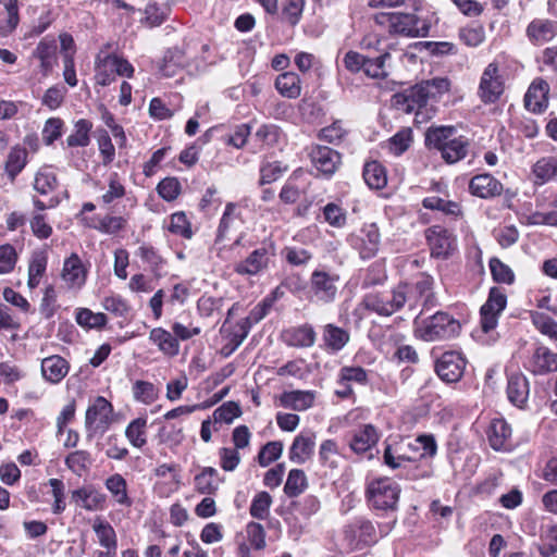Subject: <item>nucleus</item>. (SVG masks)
<instances>
[{"instance_id": "f257e3e1", "label": "nucleus", "mask_w": 557, "mask_h": 557, "mask_svg": "<svg viewBox=\"0 0 557 557\" xmlns=\"http://www.w3.org/2000/svg\"><path fill=\"white\" fill-rule=\"evenodd\" d=\"M396 288L404 298L403 307L407 305L411 311L421 308L419 314L435 305L433 278L425 273H419L412 280L399 283Z\"/></svg>"}, {"instance_id": "f03ea898", "label": "nucleus", "mask_w": 557, "mask_h": 557, "mask_svg": "<svg viewBox=\"0 0 557 557\" xmlns=\"http://www.w3.org/2000/svg\"><path fill=\"white\" fill-rule=\"evenodd\" d=\"M506 294L497 287L491 288L488 298L480 310L482 335L478 338L481 343L490 345L497 341V335L494 333V330L498 324V318L506 308Z\"/></svg>"}, {"instance_id": "7ed1b4c3", "label": "nucleus", "mask_w": 557, "mask_h": 557, "mask_svg": "<svg viewBox=\"0 0 557 557\" xmlns=\"http://www.w3.org/2000/svg\"><path fill=\"white\" fill-rule=\"evenodd\" d=\"M400 486L389 478L372 480L367 485V499L375 510L394 511L397 508Z\"/></svg>"}, {"instance_id": "20e7f679", "label": "nucleus", "mask_w": 557, "mask_h": 557, "mask_svg": "<svg viewBox=\"0 0 557 557\" xmlns=\"http://www.w3.org/2000/svg\"><path fill=\"white\" fill-rule=\"evenodd\" d=\"M392 104L404 113H414L417 123H423L430 119L424 89L419 83L393 95Z\"/></svg>"}, {"instance_id": "39448f33", "label": "nucleus", "mask_w": 557, "mask_h": 557, "mask_svg": "<svg viewBox=\"0 0 557 557\" xmlns=\"http://www.w3.org/2000/svg\"><path fill=\"white\" fill-rule=\"evenodd\" d=\"M385 20L389 33L405 37H425L429 34L430 25L425 20L413 13L393 12L377 16V20Z\"/></svg>"}, {"instance_id": "423d86ee", "label": "nucleus", "mask_w": 557, "mask_h": 557, "mask_svg": "<svg viewBox=\"0 0 557 557\" xmlns=\"http://www.w3.org/2000/svg\"><path fill=\"white\" fill-rule=\"evenodd\" d=\"M339 275L326 269L317 268L309 278V290L315 301L321 304H331L335 300L338 292Z\"/></svg>"}, {"instance_id": "0eeeda50", "label": "nucleus", "mask_w": 557, "mask_h": 557, "mask_svg": "<svg viewBox=\"0 0 557 557\" xmlns=\"http://www.w3.org/2000/svg\"><path fill=\"white\" fill-rule=\"evenodd\" d=\"M276 255V246L272 240L263 242L244 260L235 264L234 271L239 275L255 276L265 271Z\"/></svg>"}, {"instance_id": "6e6552de", "label": "nucleus", "mask_w": 557, "mask_h": 557, "mask_svg": "<svg viewBox=\"0 0 557 557\" xmlns=\"http://www.w3.org/2000/svg\"><path fill=\"white\" fill-rule=\"evenodd\" d=\"M113 406L102 396H98L88 406L85 414V428L90 440L95 434H103L112 423Z\"/></svg>"}, {"instance_id": "1a4fd4ad", "label": "nucleus", "mask_w": 557, "mask_h": 557, "mask_svg": "<svg viewBox=\"0 0 557 557\" xmlns=\"http://www.w3.org/2000/svg\"><path fill=\"white\" fill-rule=\"evenodd\" d=\"M418 319L419 315L414 320L417 325L416 333L425 342L443 339L449 336L451 332L453 317L446 312L438 311L421 322Z\"/></svg>"}, {"instance_id": "9d476101", "label": "nucleus", "mask_w": 557, "mask_h": 557, "mask_svg": "<svg viewBox=\"0 0 557 557\" xmlns=\"http://www.w3.org/2000/svg\"><path fill=\"white\" fill-rule=\"evenodd\" d=\"M404 298L396 286L388 293H370L363 297L367 310L379 315L389 317L403 308Z\"/></svg>"}, {"instance_id": "9b49d317", "label": "nucleus", "mask_w": 557, "mask_h": 557, "mask_svg": "<svg viewBox=\"0 0 557 557\" xmlns=\"http://www.w3.org/2000/svg\"><path fill=\"white\" fill-rule=\"evenodd\" d=\"M347 242L359 251L362 259H370L375 256L380 247L379 227L375 223L366 224L359 234H350Z\"/></svg>"}, {"instance_id": "f8f14e48", "label": "nucleus", "mask_w": 557, "mask_h": 557, "mask_svg": "<svg viewBox=\"0 0 557 557\" xmlns=\"http://www.w3.org/2000/svg\"><path fill=\"white\" fill-rule=\"evenodd\" d=\"M504 92V82L499 74L496 63H490L483 71L480 85L479 97L484 103H495Z\"/></svg>"}, {"instance_id": "ddd939ff", "label": "nucleus", "mask_w": 557, "mask_h": 557, "mask_svg": "<svg viewBox=\"0 0 557 557\" xmlns=\"http://www.w3.org/2000/svg\"><path fill=\"white\" fill-rule=\"evenodd\" d=\"M425 145L429 149L440 152L446 163H453V126L429 127L425 133Z\"/></svg>"}, {"instance_id": "4468645a", "label": "nucleus", "mask_w": 557, "mask_h": 557, "mask_svg": "<svg viewBox=\"0 0 557 557\" xmlns=\"http://www.w3.org/2000/svg\"><path fill=\"white\" fill-rule=\"evenodd\" d=\"M310 160L322 175L332 176L341 164V154L326 146H314L310 150Z\"/></svg>"}, {"instance_id": "2eb2a0df", "label": "nucleus", "mask_w": 557, "mask_h": 557, "mask_svg": "<svg viewBox=\"0 0 557 557\" xmlns=\"http://www.w3.org/2000/svg\"><path fill=\"white\" fill-rule=\"evenodd\" d=\"M345 536L351 546L369 545L377 541L375 528L364 518L354 519L345 529Z\"/></svg>"}, {"instance_id": "dca6fc26", "label": "nucleus", "mask_w": 557, "mask_h": 557, "mask_svg": "<svg viewBox=\"0 0 557 557\" xmlns=\"http://www.w3.org/2000/svg\"><path fill=\"white\" fill-rule=\"evenodd\" d=\"M548 83L537 77L529 86L524 96V107L533 113H542L548 107Z\"/></svg>"}, {"instance_id": "f3484780", "label": "nucleus", "mask_w": 557, "mask_h": 557, "mask_svg": "<svg viewBox=\"0 0 557 557\" xmlns=\"http://www.w3.org/2000/svg\"><path fill=\"white\" fill-rule=\"evenodd\" d=\"M61 277L71 289H79L86 283L87 271L76 253L64 260Z\"/></svg>"}, {"instance_id": "a211bd4d", "label": "nucleus", "mask_w": 557, "mask_h": 557, "mask_svg": "<svg viewBox=\"0 0 557 557\" xmlns=\"http://www.w3.org/2000/svg\"><path fill=\"white\" fill-rule=\"evenodd\" d=\"M525 35L532 45H544L557 35V22L547 18H535L528 25Z\"/></svg>"}, {"instance_id": "6ab92c4d", "label": "nucleus", "mask_w": 557, "mask_h": 557, "mask_svg": "<svg viewBox=\"0 0 557 557\" xmlns=\"http://www.w3.org/2000/svg\"><path fill=\"white\" fill-rule=\"evenodd\" d=\"M487 440L494 450H509L511 444V428L503 418H495L487 429Z\"/></svg>"}, {"instance_id": "aec40b11", "label": "nucleus", "mask_w": 557, "mask_h": 557, "mask_svg": "<svg viewBox=\"0 0 557 557\" xmlns=\"http://www.w3.org/2000/svg\"><path fill=\"white\" fill-rule=\"evenodd\" d=\"M528 369L535 375L557 371V352L544 346L537 347L529 361Z\"/></svg>"}, {"instance_id": "412c9836", "label": "nucleus", "mask_w": 557, "mask_h": 557, "mask_svg": "<svg viewBox=\"0 0 557 557\" xmlns=\"http://www.w3.org/2000/svg\"><path fill=\"white\" fill-rule=\"evenodd\" d=\"M428 240L431 247L432 257L445 259L450 255L453 239L450 233L440 225L428 231Z\"/></svg>"}, {"instance_id": "4be33fe9", "label": "nucleus", "mask_w": 557, "mask_h": 557, "mask_svg": "<svg viewBox=\"0 0 557 557\" xmlns=\"http://www.w3.org/2000/svg\"><path fill=\"white\" fill-rule=\"evenodd\" d=\"M41 374L44 379L51 383H60L70 371V363L59 355H52L41 360Z\"/></svg>"}, {"instance_id": "5701e85b", "label": "nucleus", "mask_w": 557, "mask_h": 557, "mask_svg": "<svg viewBox=\"0 0 557 557\" xmlns=\"http://www.w3.org/2000/svg\"><path fill=\"white\" fill-rule=\"evenodd\" d=\"M469 190L473 196L486 199L499 196L503 191V185L490 174H480L470 180Z\"/></svg>"}, {"instance_id": "b1692460", "label": "nucleus", "mask_w": 557, "mask_h": 557, "mask_svg": "<svg viewBox=\"0 0 557 557\" xmlns=\"http://www.w3.org/2000/svg\"><path fill=\"white\" fill-rule=\"evenodd\" d=\"M115 54L101 50L95 60V79L98 85L109 86L115 81L116 75Z\"/></svg>"}, {"instance_id": "393cba45", "label": "nucleus", "mask_w": 557, "mask_h": 557, "mask_svg": "<svg viewBox=\"0 0 557 557\" xmlns=\"http://www.w3.org/2000/svg\"><path fill=\"white\" fill-rule=\"evenodd\" d=\"M315 436L311 432L298 434L289 448V459L296 463H305L313 454Z\"/></svg>"}, {"instance_id": "a878e982", "label": "nucleus", "mask_w": 557, "mask_h": 557, "mask_svg": "<svg viewBox=\"0 0 557 557\" xmlns=\"http://www.w3.org/2000/svg\"><path fill=\"white\" fill-rule=\"evenodd\" d=\"M349 339V332L333 323H327L322 329L324 349L329 352L336 354L341 351L348 344Z\"/></svg>"}, {"instance_id": "bb28decb", "label": "nucleus", "mask_w": 557, "mask_h": 557, "mask_svg": "<svg viewBox=\"0 0 557 557\" xmlns=\"http://www.w3.org/2000/svg\"><path fill=\"white\" fill-rule=\"evenodd\" d=\"M223 479L213 467H202L194 478L195 490L203 495H213L219 491Z\"/></svg>"}, {"instance_id": "cd10ccee", "label": "nucleus", "mask_w": 557, "mask_h": 557, "mask_svg": "<svg viewBox=\"0 0 557 557\" xmlns=\"http://www.w3.org/2000/svg\"><path fill=\"white\" fill-rule=\"evenodd\" d=\"M530 386L522 373H512L508 376L507 396L511 404L522 408L528 401Z\"/></svg>"}, {"instance_id": "c85d7f7f", "label": "nucleus", "mask_w": 557, "mask_h": 557, "mask_svg": "<svg viewBox=\"0 0 557 557\" xmlns=\"http://www.w3.org/2000/svg\"><path fill=\"white\" fill-rule=\"evenodd\" d=\"M379 437L375 426L364 424L354 432L349 446L356 454H363L376 445Z\"/></svg>"}, {"instance_id": "c756f323", "label": "nucleus", "mask_w": 557, "mask_h": 557, "mask_svg": "<svg viewBox=\"0 0 557 557\" xmlns=\"http://www.w3.org/2000/svg\"><path fill=\"white\" fill-rule=\"evenodd\" d=\"M240 223L237 206L234 202H227L218 226L215 244L225 240L232 231L239 227Z\"/></svg>"}, {"instance_id": "7c9ffc66", "label": "nucleus", "mask_w": 557, "mask_h": 557, "mask_svg": "<svg viewBox=\"0 0 557 557\" xmlns=\"http://www.w3.org/2000/svg\"><path fill=\"white\" fill-rule=\"evenodd\" d=\"M149 341L165 356L174 357L180 352L177 338L162 327L152 329L149 333Z\"/></svg>"}, {"instance_id": "2f4dec72", "label": "nucleus", "mask_w": 557, "mask_h": 557, "mask_svg": "<svg viewBox=\"0 0 557 557\" xmlns=\"http://www.w3.org/2000/svg\"><path fill=\"white\" fill-rule=\"evenodd\" d=\"M280 406L293 409L295 411H304L310 408L314 401V393L311 391H290L281 394Z\"/></svg>"}, {"instance_id": "473e14b6", "label": "nucleus", "mask_w": 557, "mask_h": 557, "mask_svg": "<svg viewBox=\"0 0 557 557\" xmlns=\"http://www.w3.org/2000/svg\"><path fill=\"white\" fill-rule=\"evenodd\" d=\"M92 222L94 223H90L89 226L98 232L107 235H116L125 230L128 221L127 218L122 215L107 214L92 218Z\"/></svg>"}, {"instance_id": "72a5a7b5", "label": "nucleus", "mask_w": 557, "mask_h": 557, "mask_svg": "<svg viewBox=\"0 0 557 557\" xmlns=\"http://www.w3.org/2000/svg\"><path fill=\"white\" fill-rule=\"evenodd\" d=\"M73 497L81 506L89 511L101 510L106 505V495L95 488H79L73 492Z\"/></svg>"}, {"instance_id": "f704fd0d", "label": "nucleus", "mask_w": 557, "mask_h": 557, "mask_svg": "<svg viewBox=\"0 0 557 557\" xmlns=\"http://www.w3.org/2000/svg\"><path fill=\"white\" fill-rule=\"evenodd\" d=\"M64 463L75 475L82 476L89 471L94 463V458L89 451L78 449L70 453L65 457Z\"/></svg>"}, {"instance_id": "c9c22d12", "label": "nucleus", "mask_w": 557, "mask_h": 557, "mask_svg": "<svg viewBox=\"0 0 557 557\" xmlns=\"http://www.w3.org/2000/svg\"><path fill=\"white\" fill-rule=\"evenodd\" d=\"M276 90L286 98L296 99L300 96V78L296 73L285 72L275 79Z\"/></svg>"}, {"instance_id": "e433bc0d", "label": "nucleus", "mask_w": 557, "mask_h": 557, "mask_svg": "<svg viewBox=\"0 0 557 557\" xmlns=\"http://www.w3.org/2000/svg\"><path fill=\"white\" fill-rule=\"evenodd\" d=\"M136 256L147 264L152 273L160 275L164 269L166 260L159 253V251L149 244L140 245L136 250Z\"/></svg>"}, {"instance_id": "4c0bfd02", "label": "nucleus", "mask_w": 557, "mask_h": 557, "mask_svg": "<svg viewBox=\"0 0 557 557\" xmlns=\"http://www.w3.org/2000/svg\"><path fill=\"white\" fill-rule=\"evenodd\" d=\"M288 345L294 347H311L315 342V332L309 324L292 329L285 334Z\"/></svg>"}, {"instance_id": "58836bf2", "label": "nucleus", "mask_w": 557, "mask_h": 557, "mask_svg": "<svg viewBox=\"0 0 557 557\" xmlns=\"http://www.w3.org/2000/svg\"><path fill=\"white\" fill-rule=\"evenodd\" d=\"M389 52L385 51L376 57L367 55L364 74L371 78H385L388 75Z\"/></svg>"}, {"instance_id": "ea45409f", "label": "nucleus", "mask_w": 557, "mask_h": 557, "mask_svg": "<svg viewBox=\"0 0 557 557\" xmlns=\"http://www.w3.org/2000/svg\"><path fill=\"white\" fill-rule=\"evenodd\" d=\"M104 485L119 505L131 506L132 502L127 494V483L121 474L110 475L106 480Z\"/></svg>"}, {"instance_id": "a19ab883", "label": "nucleus", "mask_w": 557, "mask_h": 557, "mask_svg": "<svg viewBox=\"0 0 557 557\" xmlns=\"http://www.w3.org/2000/svg\"><path fill=\"white\" fill-rule=\"evenodd\" d=\"M363 178L366 184L372 189H382L387 184L385 169L376 161L366 163Z\"/></svg>"}, {"instance_id": "79ce46f5", "label": "nucleus", "mask_w": 557, "mask_h": 557, "mask_svg": "<svg viewBox=\"0 0 557 557\" xmlns=\"http://www.w3.org/2000/svg\"><path fill=\"white\" fill-rule=\"evenodd\" d=\"M125 436L136 448L147 444V419L144 417L132 420L125 429Z\"/></svg>"}, {"instance_id": "37998d69", "label": "nucleus", "mask_w": 557, "mask_h": 557, "mask_svg": "<svg viewBox=\"0 0 557 557\" xmlns=\"http://www.w3.org/2000/svg\"><path fill=\"white\" fill-rule=\"evenodd\" d=\"M532 172L540 184H545L557 176V157H543L536 161Z\"/></svg>"}, {"instance_id": "c03bdc74", "label": "nucleus", "mask_w": 557, "mask_h": 557, "mask_svg": "<svg viewBox=\"0 0 557 557\" xmlns=\"http://www.w3.org/2000/svg\"><path fill=\"white\" fill-rule=\"evenodd\" d=\"M339 382L352 385L367 386L369 384V371L360 366H345L338 371Z\"/></svg>"}, {"instance_id": "a18cd8bd", "label": "nucleus", "mask_w": 557, "mask_h": 557, "mask_svg": "<svg viewBox=\"0 0 557 557\" xmlns=\"http://www.w3.org/2000/svg\"><path fill=\"white\" fill-rule=\"evenodd\" d=\"M92 530L97 535L100 546L103 548H117L116 533L108 521L97 518L94 521Z\"/></svg>"}, {"instance_id": "49530a36", "label": "nucleus", "mask_w": 557, "mask_h": 557, "mask_svg": "<svg viewBox=\"0 0 557 557\" xmlns=\"http://www.w3.org/2000/svg\"><path fill=\"white\" fill-rule=\"evenodd\" d=\"M75 320L78 325L85 329H102L107 322V315L102 312H92L88 308H81L76 311Z\"/></svg>"}, {"instance_id": "de8ad7c7", "label": "nucleus", "mask_w": 557, "mask_h": 557, "mask_svg": "<svg viewBox=\"0 0 557 557\" xmlns=\"http://www.w3.org/2000/svg\"><path fill=\"white\" fill-rule=\"evenodd\" d=\"M424 89L428 102L430 100H437L442 95L449 91L450 81L447 77H434L419 83Z\"/></svg>"}, {"instance_id": "09e8293b", "label": "nucleus", "mask_w": 557, "mask_h": 557, "mask_svg": "<svg viewBox=\"0 0 557 557\" xmlns=\"http://www.w3.org/2000/svg\"><path fill=\"white\" fill-rule=\"evenodd\" d=\"M92 128L91 122L85 119L78 120L74 125V132L66 138L69 147H86L89 145V133Z\"/></svg>"}, {"instance_id": "8fccbe9b", "label": "nucleus", "mask_w": 557, "mask_h": 557, "mask_svg": "<svg viewBox=\"0 0 557 557\" xmlns=\"http://www.w3.org/2000/svg\"><path fill=\"white\" fill-rule=\"evenodd\" d=\"M168 231L185 239H190L194 236L191 223L183 211L171 214Z\"/></svg>"}, {"instance_id": "3c124183", "label": "nucleus", "mask_w": 557, "mask_h": 557, "mask_svg": "<svg viewBox=\"0 0 557 557\" xmlns=\"http://www.w3.org/2000/svg\"><path fill=\"white\" fill-rule=\"evenodd\" d=\"M412 140V129L410 127H404L388 139L387 148L394 156H400L408 150Z\"/></svg>"}, {"instance_id": "603ef678", "label": "nucleus", "mask_w": 557, "mask_h": 557, "mask_svg": "<svg viewBox=\"0 0 557 557\" xmlns=\"http://www.w3.org/2000/svg\"><path fill=\"white\" fill-rule=\"evenodd\" d=\"M58 187L55 173L48 166L40 169L34 181V188L41 195H49Z\"/></svg>"}, {"instance_id": "864d4df0", "label": "nucleus", "mask_w": 557, "mask_h": 557, "mask_svg": "<svg viewBox=\"0 0 557 557\" xmlns=\"http://www.w3.org/2000/svg\"><path fill=\"white\" fill-rule=\"evenodd\" d=\"M27 151L20 146L13 147L5 161V171L11 178H14L25 166Z\"/></svg>"}, {"instance_id": "5fc2aeb1", "label": "nucleus", "mask_w": 557, "mask_h": 557, "mask_svg": "<svg viewBox=\"0 0 557 557\" xmlns=\"http://www.w3.org/2000/svg\"><path fill=\"white\" fill-rule=\"evenodd\" d=\"M324 221L336 228H342L347 223V212L335 202L326 203L322 209Z\"/></svg>"}, {"instance_id": "6e6d98bb", "label": "nucleus", "mask_w": 557, "mask_h": 557, "mask_svg": "<svg viewBox=\"0 0 557 557\" xmlns=\"http://www.w3.org/2000/svg\"><path fill=\"white\" fill-rule=\"evenodd\" d=\"M307 487V478L302 470L293 469L289 471L284 492L288 497L300 495Z\"/></svg>"}, {"instance_id": "4d7b16f0", "label": "nucleus", "mask_w": 557, "mask_h": 557, "mask_svg": "<svg viewBox=\"0 0 557 557\" xmlns=\"http://www.w3.org/2000/svg\"><path fill=\"white\" fill-rule=\"evenodd\" d=\"M46 268H47L46 256L44 253H35L32 257V260H30L29 267H28L27 284L30 289H34L39 285L40 280L42 277L44 273L46 272Z\"/></svg>"}, {"instance_id": "13d9d810", "label": "nucleus", "mask_w": 557, "mask_h": 557, "mask_svg": "<svg viewBox=\"0 0 557 557\" xmlns=\"http://www.w3.org/2000/svg\"><path fill=\"white\" fill-rule=\"evenodd\" d=\"M319 458L323 466L331 469L337 468L341 456L336 442L333 440L323 441L320 445Z\"/></svg>"}, {"instance_id": "bf43d9fd", "label": "nucleus", "mask_w": 557, "mask_h": 557, "mask_svg": "<svg viewBox=\"0 0 557 557\" xmlns=\"http://www.w3.org/2000/svg\"><path fill=\"white\" fill-rule=\"evenodd\" d=\"M271 504V495L264 491L259 492L251 502L249 512L253 518L264 520L269 517Z\"/></svg>"}, {"instance_id": "052dcab7", "label": "nucleus", "mask_w": 557, "mask_h": 557, "mask_svg": "<svg viewBox=\"0 0 557 557\" xmlns=\"http://www.w3.org/2000/svg\"><path fill=\"white\" fill-rule=\"evenodd\" d=\"M133 396L135 400L145 405H150L157 400L158 391L152 383L139 380L133 385Z\"/></svg>"}, {"instance_id": "680f3d73", "label": "nucleus", "mask_w": 557, "mask_h": 557, "mask_svg": "<svg viewBox=\"0 0 557 557\" xmlns=\"http://www.w3.org/2000/svg\"><path fill=\"white\" fill-rule=\"evenodd\" d=\"M532 322L536 330L550 339L557 341V321L542 312L532 314Z\"/></svg>"}, {"instance_id": "e2e57ef3", "label": "nucleus", "mask_w": 557, "mask_h": 557, "mask_svg": "<svg viewBox=\"0 0 557 557\" xmlns=\"http://www.w3.org/2000/svg\"><path fill=\"white\" fill-rule=\"evenodd\" d=\"M283 257L286 262L294 267L306 265L312 259V252L308 249L296 247V246H287L282 251Z\"/></svg>"}, {"instance_id": "0e129e2a", "label": "nucleus", "mask_w": 557, "mask_h": 557, "mask_svg": "<svg viewBox=\"0 0 557 557\" xmlns=\"http://www.w3.org/2000/svg\"><path fill=\"white\" fill-rule=\"evenodd\" d=\"M306 0H284L282 13L284 20L292 26L297 25L302 16Z\"/></svg>"}, {"instance_id": "69168bd1", "label": "nucleus", "mask_w": 557, "mask_h": 557, "mask_svg": "<svg viewBox=\"0 0 557 557\" xmlns=\"http://www.w3.org/2000/svg\"><path fill=\"white\" fill-rule=\"evenodd\" d=\"M283 453V443L273 441L267 443L258 454V462L261 467H268L270 463L277 460Z\"/></svg>"}, {"instance_id": "338daca9", "label": "nucleus", "mask_w": 557, "mask_h": 557, "mask_svg": "<svg viewBox=\"0 0 557 557\" xmlns=\"http://www.w3.org/2000/svg\"><path fill=\"white\" fill-rule=\"evenodd\" d=\"M490 269L494 281L502 284H511L515 281V274L509 265L502 262L498 258L490 260Z\"/></svg>"}, {"instance_id": "774afa93", "label": "nucleus", "mask_w": 557, "mask_h": 557, "mask_svg": "<svg viewBox=\"0 0 557 557\" xmlns=\"http://www.w3.org/2000/svg\"><path fill=\"white\" fill-rule=\"evenodd\" d=\"M157 191L165 201H173L181 194V183L176 177H165L158 184Z\"/></svg>"}]
</instances>
